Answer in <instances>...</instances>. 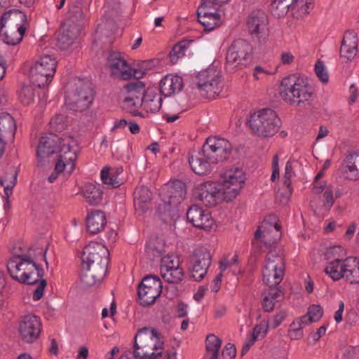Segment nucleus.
Returning a JSON list of instances; mask_svg holds the SVG:
<instances>
[{
    "label": "nucleus",
    "instance_id": "f257e3e1",
    "mask_svg": "<svg viewBox=\"0 0 359 359\" xmlns=\"http://www.w3.org/2000/svg\"><path fill=\"white\" fill-rule=\"evenodd\" d=\"M108 249L98 242H90L83 249L80 280L83 286L99 285L106 276L109 264Z\"/></svg>",
    "mask_w": 359,
    "mask_h": 359
},
{
    "label": "nucleus",
    "instance_id": "f03ea898",
    "mask_svg": "<svg viewBox=\"0 0 359 359\" xmlns=\"http://www.w3.org/2000/svg\"><path fill=\"white\" fill-rule=\"evenodd\" d=\"M280 96L290 106H310L315 97V90L309 79L304 76L290 74L280 82Z\"/></svg>",
    "mask_w": 359,
    "mask_h": 359
},
{
    "label": "nucleus",
    "instance_id": "7ed1b4c3",
    "mask_svg": "<svg viewBox=\"0 0 359 359\" xmlns=\"http://www.w3.org/2000/svg\"><path fill=\"white\" fill-rule=\"evenodd\" d=\"M7 270L11 277L23 284L34 285L39 282L34 291L33 299L39 300L43 295L46 286V280L43 279V270L36 265L34 259H23L15 257L14 260H8Z\"/></svg>",
    "mask_w": 359,
    "mask_h": 359
},
{
    "label": "nucleus",
    "instance_id": "20e7f679",
    "mask_svg": "<svg viewBox=\"0 0 359 359\" xmlns=\"http://www.w3.org/2000/svg\"><path fill=\"white\" fill-rule=\"evenodd\" d=\"M159 334L154 328L142 327L138 330L135 337L133 357L135 359H159L161 352L154 351L162 350L163 343L157 341Z\"/></svg>",
    "mask_w": 359,
    "mask_h": 359
},
{
    "label": "nucleus",
    "instance_id": "39448f33",
    "mask_svg": "<svg viewBox=\"0 0 359 359\" xmlns=\"http://www.w3.org/2000/svg\"><path fill=\"white\" fill-rule=\"evenodd\" d=\"M246 123L255 135L269 137L278 131L281 121L275 111L262 109L251 114L247 118Z\"/></svg>",
    "mask_w": 359,
    "mask_h": 359
},
{
    "label": "nucleus",
    "instance_id": "423d86ee",
    "mask_svg": "<svg viewBox=\"0 0 359 359\" xmlns=\"http://www.w3.org/2000/svg\"><path fill=\"white\" fill-rule=\"evenodd\" d=\"M94 100V91L88 81L76 79L72 83L65 95V103L75 111L88 109Z\"/></svg>",
    "mask_w": 359,
    "mask_h": 359
},
{
    "label": "nucleus",
    "instance_id": "0eeeda50",
    "mask_svg": "<svg viewBox=\"0 0 359 359\" xmlns=\"http://www.w3.org/2000/svg\"><path fill=\"white\" fill-rule=\"evenodd\" d=\"M221 74L214 67H210L199 72L193 80V85L201 95L208 99H214L221 91Z\"/></svg>",
    "mask_w": 359,
    "mask_h": 359
},
{
    "label": "nucleus",
    "instance_id": "6e6552de",
    "mask_svg": "<svg viewBox=\"0 0 359 359\" xmlns=\"http://www.w3.org/2000/svg\"><path fill=\"white\" fill-rule=\"evenodd\" d=\"M62 154L55 164L54 172L48 177V182L53 183L58 174L64 170L70 175L75 168V161L78 155V143L72 137H66L63 140Z\"/></svg>",
    "mask_w": 359,
    "mask_h": 359
},
{
    "label": "nucleus",
    "instance_id": "1a4fd4ad",
    "mask_svg": "<svg viewBox=\"0 0 359 359\" xmlns=\"http://www.w3.org/2000/svg\"><path fill=\"white\" fill-rule=\"evenodd\" d=\"M56 67L57 62L52 56L41 57L30 69L29 78L32 84L39 88L47 86L55 73Z\"/></svg>",
    "mask_w": 359,
    "mask_h": 359
},
{
    "label": "nucleus",
    "instance_id": "9d476101",
    "mask_svg": "<svg viewBox=\"0 0 359 359\" xmlns=\"http://www.w3.org/2000/svg\"><path fill=\"white\" fill-rule=\"evenodd\" d=\"M285 274V263L281 256L269 253L262 271L263 281L269 287H278Z\"/></svg>",
    "mask_w": 359,
    "mask_h": 359
},
{
    "label": "nucleus",
    "instance_id": "9b49d317",
    "mask_svg": "<svg viewBox=\"0 0 359 359\" xmlns=\"http://www.w3.org/2000/svg\"><path fill=\"white\" fill-rule=\"evenodd\" d=\"M211 263L212 255L208 249L203 247L195 249L189 258L191 278L196 281L203 279Z\"/></svg>",
    "mask_w": 359,
    "mask_h": 359
},
{
    "label": "nucleus",
    "instance_id": "f8f14e48",
    "mask_svg": "<svg viewBox=\"0 0 359 359\" xmlns=\"http://www.w3.org/2000/svg\"><path fill=\"white\" fill-rule=\"evenodd\" d=\"M310 5L308 0H274L271 4V13L280 18L290 11L294 18H299L309 13Z\"/></svg>",
    "mask_w": 359,
    "mask_h": 359
},
{
    "label": "nucleus",
    "instance_id": "ddd939ff",
    "mask_svg": "<svg viewBox=\"0 0 359 359\" xmlns=\"http://www.w3.org/2000/svg\"><path fill=\"white\" fill-rule=\"evenodd\" d=\"M202 149L207 154L208 158L215 165L229 158L232 147L231 143L226 139L210 137L206 139Z\"/></svg>",
    "mask_w": 359,
    "mask_h": 359
},
{
    "label": "nucleus",
    "instance_id": "4468645a",
    "mask_svg": "<svg viewBox=\"0 0 359 359\" xmlns=\"http://www.w3.org/2000/svg\"><path fill=\"white\" fill-rule=\"evenodd\" d=\"M196 198L205 205L212 207L223 201H231L226 196V192L219 184L206 182L199 185L196 192Z\"/></svg>",
    "mask_w": 359,
    "mask_h": 359
},
{
    "label": "nucleus",
    "instance_id": "2eb2a0df",
    "mask_svg": "<svg viewBox=\"0 0 359 359\" xmlns=\"http://www.w3.org/2000/svg\"><path fill=\"white\" fill-rule=\"evenodd\" d=\"M162 292L161 279L156 276H145L138 287V297L140 304L149 306L153 304Z\"/></svg>",
    "mask_w": 359,
    "mask_h": 359
},
{
    "label": "nucleus",
    "instance_id": "dca6fc26",
    "mask_svg": "<svg viewBox=\"0 0 359 359\" xmlns=\"http://www.w3.org/2000/svg\"><path fill=\"white\" fill-rule=\"evenodd\" d=\"M245 180V173L238 167L232 168L223 174V182L219 184L229 200L234 199L240 193Z\"/></svg>",
    "mask_w": 359,
    "mask_h": 359
},
{
    "label": "nucleus",
    "instance_id": "f3484780",
    "mask_svg": "<svg viewBox=\"0 0 359 359\" xmlns=\"http://www.w3.org/2000/svg\"><path fill=\"white\" fill-rule=\"evenodd\" d=\"M66 137L70 136L66 135L63 137H60L55 133H49L43 136L39 141L37 148V157L42 160L58 151L62 154L63 140Z\"/></svg>",
    "mask_w": 359,
    "mask_h": 359
},
{
    "label": "nucleus",
    "instance_id": "a211bd4d",
    "mask_svg": "<svg viewBox=\"0 0 359 359\" xmlns=\"http://www.w3.org/2000/svg\"><path fill=\"white\" fill-rule=\"evenodd\" d=\"M252 53L251 45L243 39H237L229 47L226 56L228 65L238 67L245 61Z\"/></svg>",
    "mask_w": 359,
    "mask_h": 359
},
{
    "label": "nucleus",
    "instance_id": "6ab92c4d",
    "mask_svg": "<svg viewBox=\"0 0 359 359\" xmlns=\"http://www.w3.org/2000/svg\"><path fill=\"white\" fill-rule=\"evenodd\" d=\"M41 331V324L34 315H27L22 318L19 324V333L21 339L27 343L34 342Z\"/></svg>",
    "mask_w": 359,
    "mask_h": 359
},
{
    "label": "nucleus",
    "instance_id": "aec40b11",
    "mask_svg": "<svg viewBox=\"0 0 359 359\" xmlns=\"http://www.w3.org/2000/svg\"><path fill=\"white\" fill-rule=\"evenodd\" d=\"M187 218L194 227L198 229L209 231L215 225V221L210 212L198 205H192L189 208Z\"/></svg>",
    "mask_w": 359,
    "mask_h": 359
},
{
    "label": "nucleus",
    "instance_id": "412c9836",
    "mask_svg": "<svg viewBox=\"0 0 359 359\" xmlns=\"http://www.w3.org/2000/svg\"><path fill=\"white\" fill-rule=\"evenodd\" d=\"M247 27L249 33L257 39L266 35L268 18L266 13L257 9L252 11L247 18Z\"/></svg>",
    "mask_w": 359,
    "mask_h": 359
},
{
    "label": "nucleus",
    "instance_id": "4be33fe9",
    "mask_svg": "<svg viewBox=\"0 0 359 359\" xmlns=\"http://www.w3.org/2000/svg\"><path fill=\"white\" fill-rule=\"evenodd\" d=\"M341 251V247L335 246L327 250L325 254L329 262L325 272L334 280H338L344 277L343 260L338 255Z\"/></svg>",
    "mask_w": 359,
    "mask_h": 359
},
{
    "label": "nucleus",
    "instance_id": "5701e85b",
    "mask_svg": "<svg viewBox=\"0 0 359 359\" xmlns=\"http://www.w3.org/2000/svg\"><path fill=\"white\" fill-rule=\"evenodd\" d=\"M106 65L112 75L120 79L127 80L133 75L130 66L121 57L120 53H110L108 55Z\"/></svg>",
    "mask_w": 359,
    "mask_h": 359
},
{
    "label": "nucleus",
    "instance_id": "b1692460",
    "mask_svg": "<svg viewBox=\"0 0 359 359\" xmlns=\"http://www.w3.org/2000/svg\"><path fill=\"white\" fill-rule=\"evenodd\" d=\"M358 39L354 31L345 32L339 49V57L343 62L352 61L358 53Z\"/></svg>",
    "mask_w": 359,
    "mask_h": 359
},
{
    "label": "nucleus",
    "instance_id": "393cba45",
    "mask_svg": "<svg viewBox=\"0 0 359 359\" xmlns=\"http://www.w3.org/2000/svg\"><path fill=\"white\" fill-rule=\"evenodd\" d=\"M189 163L191 170L197 175H205L209 174L215 165L209 160L207 154L201 149L198 151L191 153L189 156Z\"/></svg>",
    "mask_w": 359,
    "mask_h": 359
},
{
    "label": "nucleus",
    "instance_id": "a878e982",
    "mask_svg": "<svg viewBox=\"0 0 359 359\" xmlns=\"http://www.w3.org/2000/svg\"><path fill=\"white\" fill-rule=\"evenodd\" d=\"M167 192L164 198L165 203H168L170 208L177 207L186 197L185 184L182 181L175 180L166 185Z\"/></svg>",
    "mask_w": 359,
    "mask_h": 359
},
{
    "label": "nucleus",
    "instance_id": "bb28decb",
    "mask_svg": "<svg viewBox=\"0 0 359 359\" xmlns=\"http://www.w3.org/2000/svg\"><path fill=\"white\" fill-rule=\"evenodd\" d=\"M81 29L79 23H69L65 22L61 27L57 36V43L61 49H67L78 38Z\"/></svg>",
    "mask_w": 359,
    "mask_h": 359
},
{
    "label": "nucleus",
    "instance_id": "cd10ccee",
    "mask_svg": "<svg viewBox=\"0 0 359 359\" xmlns=\"http://www.w3.org/2000/svg\"><path fill=\"white\" fill-rule=\"evenodd\" d=\"M342 172L346 180H359V150L347 152L342 163Z\"/></svg>",
    "mask_w": 359,
    "mask_h": 359
},
{
    "label": "nucleus",
    "instance_id": "c85d7f7f",
    "mask_svg": "<svg viewBox=\"0 0 359 359\" xmlns=\"http://www.w3.org/2000/svg\"><path fill=\"white\" fill-rule=\"evenodd\" d=\"M27 16L18 9L4 12L0 18V27L26 29Z\"/></svg>",
    "mask_w": 359,
    "mask_h": 359
},
{
    "label": "nucleus",
    "instance_id": "c756f323",
    "mask_svg": "<svg viewBox=\"0 0 359 359\" xmlns=\"http://www.w3.org/2000/svg\"><path fill=\"white\" fill-rule=\"evenodd\" d=\"M141 99L142 107L147 112L156 113L161 107V94L158 93L156 88H147Z\"/></svg>",
    "mask_w": 359,
    "mask_h": 359
},
{
    "label": "nucleus",
    "instance_id": "7c9ffc66",
    "mask_svg": "<svg viewBox=\"0 0 359 359\" xmlns=\"http://www.w3.org/2000/svg\"><path fill=\"white\" fill-rule=\"evenodd\" d=\"M262 306L266 312L272 311L283 299V293L278 287H269L262 294Z\"/></svg>",
    "mask_w": 359,
    "mask_h": 359
},
{
    "label": "nucleus",
    "instance_id": "2f4dec72",
    "mask_svg": "<svg viewBox=\"0 0 359 359\" xmlns=\"http://www.w3.org/2000/svg\"><path fill=\"white\" fill-rule=\"evenodd\" d=\"M182 87V78L177 75H166L160 82L161 94L165 97L179 93Z\"/></svg>",
    "mask_w": 359,
    "mask_h": 359
},
{
    "label": "nucleus",
    "instance_id": "473e14b6",
    "mask_svg": "<svg viewBox=\"0 0 359 359\" xmlns=\"http://www.w3.org/2000/svg\"><path fill=\"white\" fill-rule=\"evenodd\" d=\"M107 224L105 214L102 210H93L86 217L87 231L92 234L102 231Z\"/></svg>",
    "mask_w": 359,
    "mask_h": 359
},
{
    "label": "nucleus",
    "instance_id": "72a5a7b5",
    "mask_svg": "<svg viewBox=\"0 0 359 359\" xmlns=\"http://www.w3.org/2000/svg\"><path fill=\"white\" fill-rule=\"evenodd\" d=\"M151 195V192L145 187H141L135 190L134 205L136 212L142 215L149 209Z\"/></svg>",
    "mask_w": 359,
    "mask_h": 359
},
{
    "label": "nucleus",
    "instance_id": "f704fd0d",
    "mask_svg": "<svg viewBox=\"0 0 359 359\" xmlns=\"http://www.w3.org/2000/svg\"><path fill=\"white\" fill-rule=\"evenodd\" d=\"M16 131L13 118L8 113H0V140H12Z\"/></svg>",
    "mask_w": 359,
    "mask_h": 359
},
{
    "label": "nucleus",
    "instance_id": "c9c22d12",
    "mask_svg": "<svg viewBox=\"0 0 359 359\" xmlns=\"http://www.w3.org/2000/svg\"><path fill=\"white\" fill-rule=\"evenodd\" d=\"M344 277L351 284L359 283V259L348 257L343 260Z\"/></svg>",
    "mask_w": 359,
    "mask_h": 359
},
{
    "label": "nucleus",
    "instance_id": "e433bc0d",
    "mask_svg": "<svg viewBox=\"0 0 359 359\" xmlns=\"http://www.w3.org/2000/svg\"><path fill=\"white\" fill-rule=\"evenodd\" d=\"M18 174V168L15 166H8L6 169L4 175L0 177V185L4 187L5 195L9 198L17 182Z\"/></svg>",
    "mask_w": 359,
    "mask_h": 359
},
{
    "label": "nucleus",
    "instance_id": "4c0bfd02",
    "mask_svg": "<svg viewBox=\"0 0 359 359\" xmlns=\"http://www.w3.org/2000/svg\"><path fill=\"white\" fill-rule=\"evenodd\" d=\"M276 219L274 216L270 215L267 218H266L262 223L261 226L255 233V238L257 240L261 239L262 237L264 243H268L269 244L273 243L277 238L274 239H268L267 236L269 234V231L266 230L268 229V225L270 224L271 221L274 222L273 228L276 229V232L280 231L281 229V226L280 224L276 222Z\"/></svg>",
    "mask_w": 359,
    "mask_h": 359
},
{
    "label": "nucleus",
    "instance_id": "58836bf2",
    "mask_svg": "<svg viewBox=\"0 0 359 359\" xmlns=\"http://www.w3.org/2000/svg\"><path fill=\"white\" fill-rule=\"evenodd\" d=\"M198 22L207 31H212L222 23L220 15H208V13L203 8L197 10Z\"/></svg>",
    "mask_w": 359,
    "mask_h": 359
},
{
    "label": "nucleus",
    "instance_id": "ea45409f",
    "mask_svg": "<svg viewBox=\"0 0 359 359\" xmlns=\"http://www.w3.org/2000/svg\"><path fill=\"white\" fill-rule=\"evenodd\" d=\"M26 29H17L10 27H0L4 35V41L8 45L18 44L22 39Z\"/></svg>",
    "mask_w": 359,
    "mask_h": 359
},
{
    "label": "nucleus",
    "instance_id": "a19ab883",
    "mask_svg": "<svg viewBox=\"0 0 359 359\" xmlns=\"http://www.w3.org/2000/svg\"><path fill=\"white\" fill-rule=\"evenodd\" d=\"M83 196L89 205H95L101 201L102 191L94 184L88 183L83 188Z\"/></svg>",
    "mask_w": 359,
    "mask_h": 359
},
{
    "label": "nucleus",
    "instance_id": "79ce46f5",
    "mask_svg": "<svg viewBox=\"0 0 359 359\" xmlns=\"http://www.w3.org/2000/svg\"><path fill=\"white\" fill-rule=\"evenodd\" d=\"M162 278L170 283H177L182 280L184 276L183 269L180 266L165 267L160 269Z\"/></svg>",
    "mask_w": 359,
    "mask_h": 359
},
{
    "label": "nucleus",
    "instance_id": "37998d69",
    "mask_svg": "<svg viewBox=\"0 0 359 359\" xmlns=\"http://www.w3.org/2000/svg\"><path fill=\"white\" fill-rule=\"evenodd\" d=\"M222 345V340L215 334H208L206 337V351L210 354V359H218L219 351Z\"/></svg>",
    "mask_w": 359,
    "mask_h": 359
},
{
    "label": "nucleus",
    "instance_id": "c03bdc74",
    "mask_svg": "<svg viewBox=\"0 0 359 359\" xmlns=\"http://www.w3.org/2000/svg\"><path fill=\"white\" fill-rule=\"evenodd\" d=\"M124 89L128 94V97H133L136 100L144 95L145 90V85L142 81L139 80H135L133 81L128 82L124 86Z\"/></svg>",
    "mask_w": 359,
    "mask_h": 359
},
{
    "label": "nucleus",
    "instance_id": "a18cd8bd",
    "mask_svg": "<svg viewBox=\"0 0 359 359\" xmlns=\"http://www.w3.org/2000/svg\"><path fill=\"white\" fill-rule=\"evenodd\" d=\"M120 170L121 172L122 169ZM118 170L119 169L116 173H109V168L104 167L101 171V180L103 183L113 188L119 187L122 184V180L118 177Z\"/></svg>",
    "mask_w": 359,
    "mask_h": 359
},
{
    "label": "nucleus",
    "instance_id": "49530a36",
    "mask_svg": "<svg viewBox=\"0 0 359 359\" xmlns=\"http://www.w3.org/2000/svg\"><path fill=\"white\" fill-rule=\"evenodd\" d=\"M23 259H35V250L28 248L22 243L16 244L13 249V256L8 260H14L15 257Z\"/></svg>",
    "mask_w": 359,
    "mask_h": 359
},
{
    "label": "nucleus",
    "instance_id": "de8ad7c7",
    "mask_svg": "<svg viewBox=\"0 0 359 359\" xmlns=\"http://www.w3.org/2000/svg\"><path fill=\"white\" fill-rule=\"evenodd\" d=\"M189 45L190 41H182L175 44L169 54L170 62L173 65L176 64L180 58L184 56Z\"/></svg>",
    "mask_w": 359,
    "mask_h": 359
},
{
    "label": "nucleus",
    "instance_id": "09e8293b",
    "mask_svg": "<svg viewBox=\"0 0 359 359\" xmlns=\"http://www.w3.org/2000/svg\"><path fill=\"white\" fill-rule=\"evenodd\" d=\"M83 8V6L70 4L69 17L66 22L73 24L79 23L81 25L85 18Z\"/></svg>",
    "mask_w": 359,
    "mask_h": 359
},
{
    "label": "nucleus",
    "instance_id": "8fccbe9b",
    "mask_svg": "<svg viewBox=\"0 0 359 359\" xmlns=\"http://www.w3.org/2000/svg\"><path fill=\"white\" fill-rule=\"evenodd\" d=\"M35 97L34 88L30 85H22L19 92V98L21 102L25 105H29L34 102Z\"/></svg>",
    "mask_w": 359,
    "mask_h": 359
},
{
    "label": "nucleus",
    "instance_id": "3c124183",
    "mask_svg": "<svg viewBox=\"0 0 359 359\" xmlns=\"http://www.w3.org/2000/svg\"><path fill=\"white\" fill-rule=\"evenodd\" d=\"M116 26L113 20H109L103 22L97 26L96 34L98 37L102 36L109 37L112 36L116 31Z\"/></svg>",
    "mask_w": 359,
    "mask_h": 359
},
{
    "label": "nucleus",
    "instance_id": "603ef678",
    "mask_svg": "<svg viewBox=\"0 0 359 359\" xmlns=\"http://www.w3.org/2000/svg\"><path fill=\"white\" fill-rule=\"evenodd\" d=\"M123 107L133 116H139L138 109L142 107V99L136 100L133 97H126L123 100Z\"/></svg>",
    "mask_w": 359,
    "mask_h": 359
},
{
    "label": "nucleus",
    "instance_id": "864d4df0",
    "mask_svg": "<svg viewBox=\"0 0 359 359\" xmlns=\"http://www.w3.org/2000/svg\"><path fill=\"white\" fill-rule=\"evenodd\" d=\"M323 313V309L320 305H312L309 306L307 314V324L316 322L320 319Z\"/></svg>",
    "mask_w": 359,
    "mask_h": 359
},
{
    "label": "nucleus",
    "instance_id": "5fc2aeb1",
    "mask_svg": "<svg viewBox=\"0 0 359 359\" xmlns=\"http://www.w3.org/2000/svg\"><path fill=\"white\" fill-rule=\"evenodd\" d=\"M221 5L215 3L211 0H201V5L198 9L203 8L207 13L208 15H220L218 12V8Z\"/></svg>",
    "mask_w": 359,
    "mask_h": 359
},
{
    "label": "nucleus",
    "instance_id": "6e6d98bb",
    "mask_svg": "<svg viewBox=\"0 0 359 359\" xmlns=\"http://www.w3.org/2000/svg\"><path fill=\"white\" fill-rule=\"evenodd\" d=\"M323 208L329 211L334 205V199L333 196L332 187L329 185L326 187L323 195Z\"/></svg>",
    "mask_w": 359,
    "mask_h": 359
},
{
    "label": "nucleus",
    "instance_id": "4d7b16f0",
    "mask_svg": "<svg viewBox=\"0 0 359 359\" xmlns=\"http://www.w3.org/2000/svg\"><path fill=\"white\" fill-rule=\"evenodd\" d=\"M50 126L55 131H62L66 128L65 117L62 114L56 115L50 121Z\"/></svg>",
    "mask_w": 359,
    "mask_h": 359
},
{
    "label": "nucleus",
    "instance_id": "13d9d810",
    "mask_svg": "<svg viewBox=\"0 0 359 359\" xmlns=\"http://www.w3.org/2000/svg\"><path fill=\"white\" fill-rule=\"evenodd\" d=\"M315 72L319 79L326 83L328 81L329 76L322 61L318 60L315 65Z\"/></svg>",
    "mask_w": 359,
    "mask_h": 359
},
{
    "label": "nucleus",
    "instance_id": "bf43d9fd",
    "mask_svg": "<svg viewBox=\"0 0 359 359\" xmlns=\"http://www.w3.org/2000/svg\"><path fill=\"white\" fill-rule=\"evenodd\" d=\"M180 266V259L175 255H166L161 259L160 269L168 267Z\"/></svg>",
    "mask_w": 359,
    "mask_h": 359
},
{
    "label": "nucleus",
    "instance_id": "052dcab7",
    "mask_svg": "<svg viewBox=\"0 0 359 359\" xmlns=\"http://www.w3.org/2000/svg\"><path fill=\"white\" fill-rule=\"evenodd\" d=\"M268 327L266 323L261 322L259 325L255 326L252 335L257 339L264 338L268 331Z\"/></svg>",
    "mask_w": 359,
    "mask_h": 359
},
{
    "label": "nucleus",
    "instance_id": "680f3d73",
    "mask_svg": "<svg viewBox=\"0 0 359 359\" xmlns=\"http://www.w3.org/2000/svg\"><path fill=\"white\" fill-rule=\"evenodd\" d=\"M224 359H234L236 355V347L233 344L228 343L222 351Z\"/></svg>",
    "mask_w": 359,
    "mask_h": 359
},
{
    "label": "nucleus",
    "instance_id": "e2e57ef3",
    "mask_svg": "<svg viewBox=\"0 0 359 359\" xmlns=\"http://www.w3.org/2000/svg\"><path fill=\"white\" fill-rule=\"evenodd\" d=\"M285 172L284 175V184L287 188H290L291 185V177L293 172V168L292 166V163L290 161H287L285 165Z\"/></svg>",
    "mask_w": 359,
    "mask_h": 359
},
{
    "label": "nucleus",
    "instance_id": "0e129e2a",
    "mask_svg": "<svg viewBox=\"0 0 359 359\" xmlns=\"http://www.w3.org/2000/svg\"><path fill=\"white\" fill-rule=\"evenodd\" d=\"M290 189V188H287ZM291 191L288 190H278L276 194V198L281 203H286L289 201Z\"/></svg>",
    "mask_w": 359,
    "mask_h": 359
},
{
    "label": "nucleus",
    "instance_id": "69168bd1",
    "mask_svg": "<svg viewBox=\"0 0 359 359\" xmlns=\"http://www.w3.org/2000/svg\"><path fill=\"white\" fill-rule=\"evenodd\" d=\"M349 97H348V103L349 104H353L355 103L358 97V90L356 88L355 84H351L349 88Z\"/></svg>",
    "mask_w": 359,
    "mask_h": 359
},
{
    "label": "nucleus",
    "instance_id": "338daca9",
    "mask_svg": "<svg viewBox=\"0 0 359 359\" xmlns=\"http://www.w3.org/2000/svg\"><path fill=\"white\" fill-rule=\"evenodd\" d=\"M294 60V57L290 52H283L280 55V62L283 65H290Z\"/></svg>",
    "mask_w": 359,
    "mask_h": 359
},
{
    "label": "nucleus",
    "instance_id": "774afa93",
    "mask_svg": "<svg viewBox=\"0 0 359 359\" xmlns=\"http://www.w3.org/2000/svg\"><path fill=\"white\" fill-rule=\"evenodd\" d=\"M285 316L286 313L284 311H281L275 315L272 323L273 328L278 327L281 324L283 320L285 319Z\"/></svg>",
    "mask_w": 359,
    "mask_h": 359
}]
</instances>
